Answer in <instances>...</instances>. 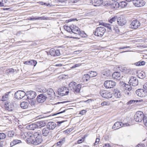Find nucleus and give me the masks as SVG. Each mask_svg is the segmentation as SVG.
Listing matches in <instances>:
<instances>
[{"instance_id":"obj_15","label":"nucleus","mask_w":147,"mask_h":147,"mask_svg":"<svg viewBox=\"0 0 147 147\" xmlns=\"http://www.w3.org/2000/svg\"><path fill=\"white\" fill-rule=\"evenodd\" d=\"M136 93L140 97H144L147 95V93L144 89H138L136 91Z\"/></svg>"},{"instance_id":"obj_7","label":"nucleus","mask_w":147,"mask_h":147,"mask_svg":"<svg viewBox=\"0 0 147 147\" xmlns=\"http://www.w3.org/2000/svg\"><path fill=\"white\" fill-rule=\"evenodd\" d=\"M129 125L128 123H123L122 122H117L115 123L112 128L115 130L118 129L123 127L128 126Z\"/></svg>"},{"instance_id":"obj_13","label":"nucleus","mask_w":147,"mask_h":147,"mask_svg":"<svg viewBox=\"0 0 147 147\" xmlns=\"http://www.w3.org/2000/svg\"><path fill=\"white\" fill-rule=\"evenodd\" d=\"M26 95L27 96V98L32 99L34 98L36 96V92L33 91H29L26 93Z\"/></svg>"},{"instance_id":"obj_31","label":"nucleus","mask_w":147,"mask_h":147,"mask_svg":"<svg viewBox=\"0 0 147 147\" xmlns=\"http://www.w3.org/2000/svg\"><path fill=\"white\" fill-rule=\"evenodd\" d=\"M49 133V129L47 128H44L42 130V134L45 136H47Z\"/></svg>"},{"instance_id":"obj_51","label":"nucleus","mask_w":147,"mask_h":147,"mask_svg":"<svg viewBox=\"0 0 147 147\" xmlns=\"http://www.w3.org/2000/svg\"><path fill=\"white\" fill-rule=\"evenodd\" d=\"M136 147H146L144 144H138Z\"/></svg>"},{"instance_id":"obj_49","label":"nucleus","mask_w":147,"mask_h":147,"mask_svg":"<svg viewBox=\"0 0 147 147\" xmlns=\"http://www.w3.org/2000/svg\"><path fill=\"white\" fill-rule=\"evenodd\" d=\"M139 77L143 79L145 77V76L142 73H140L138 74Z\"/></svg>"},{"instance_id":"obj_44","label":"nucleus","mask_w":147,"mask_h":147,"mask_svg":"<svg viewBox=\"0 0 147 147\" xmlns=\"http://www.w3.org/2000/svg\"><path fill=\"white\" fill-rule=\"evenodd\" d=\"M102 3V2L99 1L98 0L96 2V3L94 4V5L95 6H98L100 5Z\"/></svg>"},{"instance_id":"obj_6","label":"nucleus","mask_w":147,"mask_h":147,"mask_svg":"<svg viewBox=\"0 0 147 147\" xmlns=\"http://www.w3.org/2000/svg\"><path fill=\"white\" fill-rule=\"evenodd\" d=\"M104 85L106 88H111L115 87L116 85V83L113 81L108 80L105 81Z\"/></svg>"},{"instance_id":"obj_41","label":"nucleus","mask_w":147,"mask_h":147,"mask_svg":"<svg viewBox=\"0 0 147 147\" xmlns=\"http://www.w3.org/2000/svg\"><path fill=\"white\" fill-rule=\"evenodd\" d=\"M6 137V135L3 133H0V140L5 139Z\"/></svg>"},{"instance_id":"obj_17","label":"nucleus","mask_w":147,"mask_h":147,"mask_svg":"<svg viewBox=\"0 0 147 147\" xmlns=\"http://www.w3.org/2000/svg\"><path fill=\"white\" fill-rule=\"evenodd\" d=\"M49 53L51 55L53 56H59L60 55V53L59 50L55 49L53 48L50 49L49 51Z\"/></svg>"},{"instance_id":"obj_36","label":"nucleus","mask_w":147,"mask_h":147,"mask_svg":"<svg viewBox=\"0 0 147 147\" xmlns=\"http://www.w3.org/2000/svg\"><path fill=\"white\" fill-rule=\"evenodd\" d=\"M21 141L20 140H13L10 144V145L11 146H12L17 144L20 143Z\"/></svg>"},{"instance_id":"obj_27","label":"nucleus","mask_w":147,"mask_h":147,"mask_svg":"<svg viewBox=\"0 0 147 147\" xmlns=\"http://www.w3.org/2000/svg\"><path fill=\"white\" fill-rule=\"evenodd\" d=\"M121 84L123 87L124 88V89L127 90L129 91L131 90V85H129L126 84L123 82H122L121 83Z\"/></svg>"},{"instance_id":"obj_64","label":"nucleus","mask_w":147,"mask_h":147,"mask_svg":"<svg viewBox=\"0 0 147 147\" xmlns=\"http://www.w3.org/2000/svg\"><path fill=\"white\" fill-rule=\"evenodd\" d=\"M55 66H57V67H61V66H63V65H62V64H61V63L57 64H56Z\"/></svg>"},{"instance_id":"obj_12","label":"nucleus","mask_w":147,"mask_h":147,"mask_svg":"<svg viewBox=\"0 0 147 147\" xmlns=\"http://www.w3.org/2000/svg\"><path fill=\"white\" fill-rule=\"evenodd\" d=\"M129 83L133 86H136L138 84V80L137 78L136 77L131 76L129 78Z\"/></svg>"},{"instance_id":"obj_21","label":"nucleus","mask_w":147,"mask_h":147,"mask_svg":"<svg viewBox=\"0 0 147 147\" xmlns=\"http://www.w3.org/2000/svg\"><path fill=\"white\" fill-rule=\"evenodd\" d=\"M47 92L46 94L47 96H48L49 97H53L55 96V93L52 89H48L47 90Z\"/></svg>"},{"instance_id":"obj_2","label":"nucleus","mask_w":147,"mask_h":147,"mask_svg":"<svg viewBox=\"0 0 147 147\" xmlns=\"http://www.w3.org/2000/svg\"><path fill=\"white\" fill-rule=\"evenodd\" d=\"M71 32L73 33L79 35L82 38H86L87 36V35L84 31H80L79 28L73 24L71 25Z\"/></svg>"},{"instance_id":"obj_20","label":"nucleus","mask_w":147,"mask_h":147,"mask_svg":"<svg viewBox=\"0 0 147 147\" xmlns=\"http://www.w3.org/2000/svg\"><path fill=\"white\" fill-rule=\"evenodd\" d=\"M59 92L61 94H62L64 95H67L69 93V91H67L68 89L67 88L65 87H62L59 89Z\"/></svg>"},{"instance_id":"obj_5","label":"nucleus","mask_w":147,"mask_h":147,"mask_svg":"<svg viewBox=\"0 0 147 147\" xmlns=\"http://www.w3.org/2000/svg\"><path fill=\"white\" fill-rule=\"evenodd\" d=\"M106 31V29L103 27H99L96 28L94 32V35L98 36H102Z\"/></svg>"},{"instance_id":"obj_52","label":"nucleus","mask_w":147,"mask_h":147,"mask_svg":"<svg viewBox=\"0 0 147 147\" xmlns=\"http://www.w3.org/2000/svg\"><path fill=\"white\" fill-rule=\"evenodd\" d=\"M81 65V64H75L74 65H73L71 67V68H74L76 67H78L79 66Z\"/></svg>"},{"instance_id":"obj_24","label":"nucleus","mask_w":147,"mask_h":147,"mask_svg":"<svg viewBox=\"0 0 147 147\" xmlns=\"http://www.w3.org/2000/svg\"><path fill=\"white\" fill-rule=\"evenodd\" d=\"M114 96L116 98H120L121 96L120 91L118 90L115 89L113 91Z\"/></svg>"},{"instance_id":"obj_35","label":"nucleus","mask_w":147,"mask_h":147,"mask_svg":"<svg viewBox=\"0 0 147 147\" xmlns=\"http://www.w3.org/2000/svg\"><path fill=\"white\" fill-rule=\"evenodd\" d=\"M65 138H63L61 139L56 144L58 146L61 145L65 143Z\"/></svg>"},{"instance_id":"obj_8","label":"nucleus","mask_w":147,"mask_h":147,"mask_svg":"<svg viewBox=\"0 0 147 147\" xmlns=\"http://www.w3.org/2000/svg\"><path fill=\"white\" fill-rule=\"evenodd\" d=\"M100 94L102 96L107 98H111L112 96V94L110 92L104 90H100Z\"/></svg>"},{"instance_id":"obj_22","label":"nucleus","mask_w":147,"mask_h":147,"mask_svg":"<svg viewBox=\"0 0 147 147\" xmlns=\"http://www.w3.org/2000/svg\"><path fill=\"white\" fill-rule=\"evenodd\" d=\"M47 126L49 129L53 130L56 127V124L55 122H50L47 123Z\"/></svg>"},{"instance_id":"obj_50","label":"nucleus","mask_w":147,"mask_h":147,"mask_svg":"<svg viewBox=\"0 0 147 147\" xmlns=\"http://www.w3.org/2000/svg\"><path fill=\"white\" fill-rule=\"evenodd\" d=\"M84 138H82L81 139H80L78 141V144H80L82 143L84 141Z\"/></svg>"},{"instance_id":"obj_1","label":"nucleus","mask_w":147,"mask_h":147,"mask_svg":"<svg viewBox=\"0 0 147 147\" xmlns=\"http://www.w3.org/2000/svg\"><path fill=\"white\" fill-rule=\"evenodd\" d=\"M25 135L28 143L36 145L40 143L42 141V134L40 131L35 132L33 135L30 132L26 133Z\"/></svg>"},{"instance_id":"obj_39","label":"nucleus","mask_w":147,"mask_h":147,"mask_svg":"<svg viewBox=\"0 0 147 147\" xmlns=\"http://www.w3.org/2000/svg\"><path fill=\"white\" fill-rule=\"evenodd\" d=\"M39 90H40L38 92L41 93H42V94H46V93L47 92V90L44 87H42L40 88V89Z\"/></svg>"},{"instance_id":"obj_38","label":"nucleus","mask_w":147,"mask_h":147,"mask_svg":"<svg viewBox=\"0 0 147 147\" xmlns=\"http://www.w3.org/2000/svg\"><path fill=\"white\" fill-rule=\"evenodd\" d=\"M73 130L72 129L70 128L68 129H67L64 131L63 133L65 135L69 134L70 132H71Z\"/></svg>"},{"instance_id":"obj_58","label":"nucleus","mask_w":147,"mask_h":147,"mask_svg":"<svg viewBox=\"0 0 147 147\" xmlns=\"http://www.w3.org/2000/svg\"><path fill=\"white\" fill-rule=\"evenodd\" d=\"M98 0H91V3L94 5L96 3V2Z\"/></svg>"},{"instance_id":"obj_32","label":"nucleus","mask_w":147,"mask_h":147,"mask_svg":"<svg viewBox=\"0 0 147 147\" xmlns=\"http://www.w3.org/2000/svg\"><path fill=\"white\" fill-rule=\"evenodd\" d=\"M11 92H7L5 95L2 96L1 100L2 101H5L9 99V94Z\"/></svg>"},{"instance_id":"obj_46","label":"nucleus","mask_w":147,"mask_h":147,"mask_svg":"<svg viewBox=\"0 0 147 147\" xmlns=\"http://www.w3.org/2000/svg\"><path fill=\"white\" fill-rule=\"evenodd\" d=\"M138 100H131L129 101L127 103V104L128 105H130L132 103H135V102H138Z\"/></svg>"},{"instance_id":"obj_23","label":"nucleus","mask_w":147,"mask_h":147,"mask_svg":"<svg viewBox=\"0 0 147 147\" xmlns=\"http://www.w3.org/2000/svg\"><path fill=\"white\" fill-rule=\"evenodd\" d=\"M37 128H40L45 126L46 125V123L44 121H41L36 123Z\"/></svg>"},{"instance_id":"obj_30","label":"nucleus","mask_w":147,"mask_h":147,"mask_svg":"<svg viewBox=\"0 0 147 147\" xmlns=\"http://www.w3.org/2000/svg\"><path fill=\"white\" fill-rule=\"evenodd\" d=\"M21 108L23 109H26L28 108L29 106L28 103L25 101L22 102L20 104Z\"/></svg>"},{"instance_id":"obj_10","label":"nucleus","mask_w":147,"mask_h":147,"mask_svg":"<svg viewBox=\"0 0 147 147\" xmlns=\"http://www.w3.org/2000/svg\"><path fill=\"white\" fill-rule=\"evenodd\" d=\"M26 95V93L23 91L19 90L16 92L14 95L15 98L18 99L22 98Z\"/></svg>"},{"instance_id":"obj_4","label":"nucleus","mask_w":147,"mask_h":147,"mask_svg":"<svg viewBox=\"0 0 147 147\" xmlns=\"http://www.w3.org/2000/svg\"><path fill=\"white\" fill-rule=\"evenodd\" d=\"M134 119L137 122H141L145 119V117L143 112L140 111H137L134 116Z\"/></svg>"},{"instance_id":"obj_42","label":"nucleus","mask_w":147,"mask_h":147,"mask_svg":"<svg viewBox=\"0 0 147 147\" xmlns=\"http://www.w3.org/2000/svg\"><path fill=\"white\" fill-rule=\"evenodd\" d=\"M102 4L104 6H109L111 5L109 2L107 1H104L102 2Z\"/></svg>"},{"instance_id":"obj_26","label":"nucleus","mask_w":147,"mask_h":147,"mask_svg":"<svg viewBox=\"0 0 147 147\" xmlns=\"http://www.w3.org/2000/svg\"><path fill=\"white\" fill-rule=\"evenodd\" d=\"M37 63L36 61L33 60L24 61V64L33 65L34 66H36Z\"/></svg>"},{"instance_id":"obj_16","label":"nucleus","mask_w":147,"mask_h":147,"mask_svg":"<svg viewBox=\"0 0 147 147\" xmlns=\"http://www.w3.org/2000/svg\"><path fill=\"white\" fill-rule=\"evenodd\" d=\"M117 21L118 25L120 26H123L126 23L125 19L122 16L118 17L117 19Z\"/></svg>"},{"instance_id":"obj_14","label":"nucleus","mask_w":147,"mask_h":147,"mask_svg":"<svg viewBox=\"0 0 147 147\" xmlns=\"http://www.w3.org/2000/svg\"><path fill=\"white\" fill-rule=\"evenodd\" d=\"M134 5L137 7H140L144 6L145 2L143 0H134L133 1Z\"/></svg>"},{"instance_id":"obj_47","label":"nucleus","mask_w":147,"mask_h":147,"mask_svg":"<svg viewBox=\"0 0 147 147\" xmlns=\"http://www.w3.org/2000/svg\"><path fill=\"white\" fill-rule=\"evenodd\" d=\"M143 88L145 91H146L147 93V82L145 83L143 86Z\"/></svg>"},{"instance_id":"obj_45","label":"nucleus","mask_w":147,"mask_h":147,"mask_svg":"<svg viewBox=\"0 0 147 147\" xmlns=\"http://www.w3.org/2000/svg\"><path fill=\"white\" fill-rule=\"evenodd\" d=\"M100 141V139L99 138H97L96 139V141L95 143L94 144L93 146H95L97 145L99 142Z\"/></svg>"},{"instance_id":"obj_56","label":"nucleus","mask_w":147,"mask_h":147,"mask_svg":"<svg viewBox=\"0 0 147 147\" xmlns=\"http://www.w3.org/2000/svg\"><path fill=\"white\" fill-rule=\"evenodd\" d=\"M14 70L13 69H10L9 70L8 72L9 73H14Z\"/></svg>"},{"instance_id":"obj_57","label":"nucleus","mask_w":147,"mask_h":147,"mask_svg":"<svg viewBox=\"0 0 147 147\" xmlns=\"http://www.w3.org/2000/svg\"><path fill=\"white\" fill-rule=\"evenodd\" d=\"M143 122H144V125L147 127V120L146 119H145L143 120Z\"/></svg>"},{"instance_id":"obj_33","label":"nucleus","mask_w":147,"mask_h":147,"mask_svg":"<svg viewBox=\"0 0 147 147\" xmlns=\"http://www.w3.org/2000/svg\"><path fill=\"white\" fill-rule=\"evenodd\" d=\"M117 20V16H114L109 20V22L111 23L114 24Z\"/></svg>"},{"instance_id":"obj_34","label":"nucleus","mask_w":147,"mask_h":147,"mask_svg":"<svg viewBox=\"0 0 147 147\" xmlns=\"http://www.w3.org/2000/svg\"><path fill=\"white\" fill-rule=\"evenodd\" d=\"M88 74L89 75L90 77L93 78L95 77L97 75V73L96 72L94 71H90L88 72Z\"/></svg>"},{"instance_id":"obj_9","label":"nucleus","mask_w":147,"mask_h":147,"mask_svg":"<svg viewBox=\"0 0 147 147\" xmlns=\"http://www.w3.org/2000/svg\"><path fill=\"white\" fill-rule=\"evenodd\" d=\"M141 24L139 21L135 20H133L130 23L129 27L132 29H136L140 26Z\"/></svg>"},{"instance_id":"obj_62","label":"nucleus","mask_w":147,"mask_h":147,"mask_svg":"<svg viewBox=\"0 0 147 147\" xmlns=\"http://www.w3.org/2000/svg\"><path fill=\"white\" fill-rule=\"evenodd\" d=\"M65 121H58L57 122V123L58 125H59L61 124V123L64 122Z\"/></svg>"},{"instance_id":"obj_11","label":"nucleus","mask_w":147,"mask_h":147,"mask_svg":"<svg viewBox=\"0 0 147 147\" xmlns=\"http://www.w3.org/2000/svg\"><path fill=\"white\" fill-rule=\"evenodd\" d=\"M47 98L46 94H42L38 95L37 97V101L40 103H42L45 102Z\"/></svg>"},{"instance_id":"obj_60","label":"nucleus","mask_w":147,"mask_h":147,"mask_svg":"<svg viewBox=\"0 0 147 147\" xmlns=\"http://www.w3.org/2000/svg\"><path fill=\"white\" fill-rule=\"evenodd\" d=\"M140 66L144 65L145 64V62L144 61H142L141 62H140Z\"/></svg>"},{"instance_id":"obj_63","label":"nucleus","mask_w":147,"mask_h":147,"mask_svg":"<svg viewBox=\"0 0 147 147\" xmlns=\"http://www.w3.org/2000/svg\"><path fill=\"white\" fill-rule=\"evenodd\" d=\"M103 147H111V146L109 144H105L104 146Z\"/></svg>"},{"instance_id":"obj_43","label":"nucleus","mask_w":147,"mask_h":147,"mask_svg":"<svg viewBox=\"0 0 147 147\" xmlns=\"http://www.w3.org/2000/svg\"><path fill=\"white\" fill-rule=\"evenodd\" d=\"M30 100L29 101L30 104L32 106H34L35 103V100L33 99H30Z\"/></svg>"},{"instance_id":"obj_59","label":"nucleus","mask_w":147,"mask_h":147,"mask_svg":"<svg viewBox=\"0 0 147 147\" xmlns=\"http://www.w3.org/2000/svg\"><path fill=\"white\" fill-rule=\"evenodd\" d=\"M130 47H120L118 48V49H124L125 48H130Z\"/></svg>"},{"instance_id":"obj_28","label":"nucleus","mask_w":147,"mask_h":147,"mask_svg":"<svg viewBox=\"0 0 147 147\" xmlns=\"http://www.w3.org/2000/svg\"><path fill=\"white\" fill-rule=\"evenodd\" d=\"M117 5V7H116V8H118L119 7H120L121 8H124L127 5V3L124 1L120 2L119 3H117L116 5Z\"/></svg>"},{"instance_id":"obj_48","label":"nucleus","mask_w":147,"mask_h":147,"mask_svg":"<svg viewBox=\"0 0 147 147\" xmlns=\"http://www.w3.org/2000/svg\"><path fill=\"white\" fill-rule=\"evenodd\" d=\"M84 75L86 77V82H87L90 80V78H91L90 77V76H89V75L88 74H84Z\"/></svg>"},{"instance_id":"obj_3","label":"nucleus","mask_w":147,"mask_h":147,"mask_svg":"<svg viewBox=\"0 0 147 147\" xmlns=\"http://www.w3.org/2000/svg\"><path fill=\"white\" fill-rule=\"evenodd\" d=\"M69 85L70 90L73 91L75 94H77L80 92L81 87L80 84L77 85L76 82H71L69 83Z\"/></svg>"},{"instance_id":"obj_54","label":"nucleus","mask_w":147,"mask_h":147,"mask_svg":"<svg viewBox=\"0 0 147 147\" xmlns=\"http://www.w3.org/2000/svg\"><path fill=\"white\" fill-rule=\"evenodd\" d=\"M65 111H66V110H63L62 111H60V112H59L58 113H55V114L53 115H56L59 114L63 113L65 112Z\"/></svg>"},{"instance_id":"obj_18","label":"nucleus","mask_w":147,"mask_h":147,"mask_svg":"<svg viewBox=\"0 0 147 147\" xmlns=\"http://www.w3.org/2000/svg\"><path fill=\"white\" fill-rule=\"evenodd\" d=\"M5 109L9 111L13 110L14 108V105L11 103L6 102L5 103Z\"/></svg>"},{"instance_id":"obj_29","label":"nucleus","mask_w":147,"mask_h":147,"mask_svg":"<svg viewBox=\"0 0 147 147\" xmlns=\"http://www.w3.org/2000/svg\"><path fill=\"white\" fill-rule=\"evenodd\" d=\"M27 128L30 130H34L35 129L37 128L36 124V123H32L30 125H28Z\"/></svg>"},{"instance_id":"obj_25","label":"nucleus","mask_w":147,"mask_h":147,"mask_svg":"<svg viewBox=\"0 0 147 147\" xmlns=\"http://www.w3.org/2000/svg\"><path fill=\"white\" fill-rule=\"evenodd\" d=\"M120 76L121 74L118 72H114L112 75L113 78L118 80H119L121 79Z\"/></svg>"},{"instance_id":"obj_37","label":"nucleus","mask_w":147,"mask_h":147,"mask_svg":"<svg viewBox=\"0 0 147 147\" xmlns=\"http://www.w3.org/2000/svg\"><path fill=\"white\" fill-rule=\"evenodd\" d=\"M64 29L66 30H67L68 32H70L71 31V25L69 27L66 26H64Z\"/></svg>"},{"instance_id":"obj_19","label":"nucleus","mask_w":147,"mask_h":147,"mask_svg":"<svg viewBox=\"0 0 147 147\" xmlns=\"http://www.w3.org/2000/svg\"><path fill=\"white\" fill-rule=\"evenodd\" d=\"M101 25L107 28L108 29V32H111L114 30L115 28L114 26L113 25H112L109 24L102 23H101Z\"/></svg>"},{"instance_id":"obj_61","label":"nucleus","mask_w":147,"mask_h":147,"mask_svg":"<svg viewBox=\"0 0 147 147\" xmlns=\"http://www.w3.org/2000/svg\"><path fill=\"white\" fill-rule=\"evenodd\" d=\"M14 135V134H11V131H9L8 132V136L9 137H12V136L13 135Z\"/></svg>"},{"instance_id":"obj_55","label":"nucleus","mask_w":147,"mask_h":147,"mask_svg":"<svg viewBox=\"0 0 147 147\" xmlns=\"http://www.w3.org/2000/svg\"><path fill=\"white\" fill-rule=\"evenodd\" d=\"M57 1L59 2H61V3H66L67 1L66 0H57Z\"/></svg>"},{"instance_id":"obj_53","label":"nucleus","mask_w":147,"mask_h":147,"mask_svg":"<svg viewBox=\"0 0 147 147\" xmlns=\"http://www.w3.org/2000/svg\"><path fill=\"white\" fill-rule=\"evenodd\" d=\"M86 111L84 110H83L81 111H80V114L81 115H84V114L86 113Z\"/></svg>"},{"instance_id":"obj_40","label":"nucleus","mask_w":147,"mask_h":147,"mask_svg":"<svg viewBox=\"0 0 147 147\" xmlns=\"http://www.w3.org/2000/svg\"><path fill=\"white\" fill-rule=\"evenodd\" d=\"M6 142L3 141H1L0 142V147H6Z\"/></svg>"}]
</instances>
